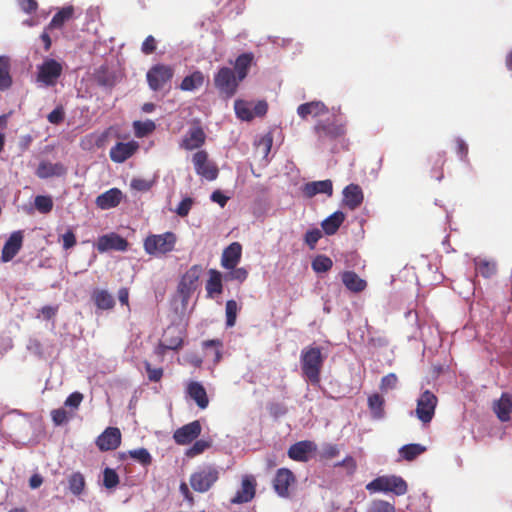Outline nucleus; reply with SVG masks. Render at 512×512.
I'll return each instance as SVG.
<instances>
[{"label":"nucleus","mask_w":512,"mask_h":512,"mask_svg":"<svg viewBox=\"0 0 512 512\" xmlns=\"http://www.w3.org/2000/svg\"><path fill=\"white\" fill-rule=\"evenodd\" d=\"M203 272L201 265H193L182 276L178 285V293L182 297L183 302H187L190 296L196 291L199 286V279Z\"/></svg>","instance_id":"9d476101"},{"label":"nucleus","mask_w":512,"mask_h":512,"mask_svg":"<svg viewBox=\"0 0 512 512\" xmlns=\"http://www.w3.org/2000/svg\"><path fill=\"white\" fill-rule=\"evenodd\" d=\"M176 240L172 232L149 235L144 241V249L149 255H163L174 249Z\"/></svg>","instance_id":"39448f33"},{"label":"nucleus","mask_w":512,"mask_h":512,"mask_svg":"<svg viewBox=\"0 0 512 512\" xmlns=\"http://www.w3.org/2000/svg\"><path fill=\"white\" fill-rule=\"evenodd\" d=\"M19 6L26 13L35 12L38 8L35 0H19Z\"/></svg>","instance_id":"774afa93"},{"label":"nucleus","mask_w":512,"mask_h":512,"mask_svg":"<svg viewBox=\"0 0 512 512\" xmlns=\"http://www.w3.org/2000/svg\"><path fill=\"white\" fill-rule=\"evenodd\" d=\"M322 237V231L318 228H314L312 230L307 231L305 234V243L309 246L311 250H313Z\"/></svg>","instance_id":"4d7b16f0"},{"label":"nucleus","mask_w":512,"mask_h":512,"mask_svg":"<svg viewBox=\"0 0 512 512\" xmlns=\"http://www.w3.org/2000/svg\"><path fill=\"white\" fill-rule=\"evenodd\" d=\"M474 264L476 272L484 278H490L497 272V264L494 261L476 258Z\"/></svg>","instance_id":"f704fd0d"},{"label":"nucleus","mask_w":512,"mask_h":512,"mask_svg":"<svg viewBox=\"0 0 512 512\" xmlns=\"http://www.w3.org/2000/svg\"><path fill=\"white\" fill-rule=\"evenodd\" d=\"M52 421L56 426L63 425L69 421L70 416L64 408H58L51 411Z\"/></svg>","instance_id":"5fc2aeb1"},{"label":"nucleus","mask_w":512,"mask_h":512,"mask_svg":"<svg viewBox=\"0 0 512 512\" xmlns=\"http://www.w3.org/2000/svg\"><path fill=\"white\" fill-rule=\"evenodd\" d=\"M368 512H396L393 504L384 500H374Z\"/></svg>","instance_id":"864d4df0"},{"label":"nucleus","mask_w":512,"mask_h":512,"mask_svg":"<svg viewBox=\"0 0 512 512\" xmlns=\"http://www.w3.org/2000/svg\"><path fill=\"white\" fill-rule=\"evenodd\" d=\"M257 482L253 475H244L241 481V487L231 498L232 504H243L253 500L256 495Z\"/></svg>","instance_id":"dca6fc26"},{"label":"nucleus","mask_w":512,"mask_h":512,"mask_svg":"<svg viewBox=\"0 0 512 512\" xmlns=\"http://www.w3.org/2000/svg\"><path fill=\"white\" fill-rule=\"evenodd\" d=\"M92 299L98 309L109 310L115 305L113 296L103 289H96L93 291Z\"/></svg>","instance_id":"7c9ffc66"},{"label":"nucleus","mask_w":512,"mask_h":512,"mask_svg":"<svg viewBox=\"0 0 512 512\" xmlns=\"http://www.w3.org/2000/svg\"><path fill=\"white\" fill-rule=\"evenodd\" d=\"M426 450H427V448L425 446L418 444V443H412V444H407V445L402 446L399 449V455L401 456V458L403 460L410 462V461L415 460L418 456L423 454Z\"/></svg>","instance_id":"72a5a7b5"},{"label":"nucleus","mask_w":512,"mask_h":512,"mask_svg":"<svg viewBox=\"0 0 512 512\" xmlns=\"http://www.w3.org/2000/svg\"><path fill=\"white\" fill-rule=\"evenodd\" d=\"M345 221V214L342 211H336L324 219L320 224H342Z\"/></svg>","instance_id":"69168bd1"},{"label":"nucleus","mask_w":512,"mask_h":512,"mask_svg":"<svg viewBox=\"0 0 512 512\" xmlns=\"http://www.w3.org/2000/svg\"><path fill=\"white\" fill-rule=\"evenodd\" d=\"M248 277V271L241 267V268H231V269H226V282L227 281H232V280H236L240 283H242L243 281H245Z\"/></svg>","instance_id":"de8ad7c7"},{"label":"nucleus","mask_w":512,"mask_h":512,"mask_svg":"<svg viewBox=\"0 0 512 512\" xmlns=\"http://www.w3.org/2000/svg\"><path fill=\"white\" fill-rule=\"evenodd\" d=\"M123 194L118 188H111L96 198V205L101 209L116 207L122 200Z\"/></svg>","instance_id":"cd10ccee"},{"label":"nucleus","mask_w":512,"mask_h":512,"mask_svg":"<svg viewBox=\"0 0 512 512\" xmlns=\"http://www.w3.org/2000/svg\"><path fill=\"white\" fill-rule=\"evenodd\" d=\"M221 345V342L219 340H208L203 343V346L206 350V356H213L214 360L219 362L221 358V354L218 350V346Z\"/></svg>","instance_id":"603ef678"},{"label":"nucleus","mask_w":512,"mask_h":512,"mask_svg":"<svg viewBox=\"0 0 512 512\" xmlns=\"http://www.w3.org/2000/svg\"><path fill=\"white\" fill-rule=\"evenodd\" d=\"M130 186L134 190L145 192L151 188V183L142 178H133Z\"/></svg>","instance_id":"e2e57ef3"},{"label":"nucleus","mask_w":512,"mask_h":512,"mask_svg":"<svg viewBox=\"0 0 512 512\" xmlns=\"http://www.w3.org/2000/svg\"><path fill=\"white\" fill-rule=\"evenodd\" d=\"M10 58L0 56V90L4 91L11 87L12 77L10 75Z\"/></svg>","instance_id":"2f4dec72"},{"label":"nucleus","mask_w":512,"mask_h":512,"mask_svg":"<svg viewBox=\"0 0 512 512\" xmlns=\"http://www.w3.org/2000/svg\"><path fill=\"white\" fill-rule=\"evenodd\" d=\"M238 309H239L238 304L235 300L226 301V326L227 327H232L235 325Z\"/></svg>","instance_id":"49530a36"},{"label":"nucleus","mask_w":512,"mask_h":512,"mask_svg":"<svg viewBox=\"0 0 512 512\" xmlns=\"http://www.w3.org/2000/svg\"><path fill=\"white\" fill-rule=\"evenodd\" d=\"M296 476L288 468H279L272 480L274 491L279 497L288 498L290 488L296 484Z\"/></svg>","instance_id":"f8f14e48"},{"label":"nucleus","mask_w":512,"mask_h":512,"mask_svg":"<svg viewBox=\"0 0 512 512\" xmlns=\"http://www.w3.org/2000/svg\"><path fill=\"white\" fill-rule=\"evenodd\" d=\"M23 238L21 230L14 231L10 235L1 251L2 262H9L18 254L23 244Z\"/></svg>","instance_id":"412c9836"},{"label":"nucleus","mask_w":512,"mask_h":512,"mask_svg":"<svg viewBox=\"0 0 512 512\" xmlns=\"http://www.w3.org/2000/svg\"><path fill=\"white\" fill-rule=\"evenodd\" d=\"M83 400V395L80 392H73L65 400V406L77 409Z\"/></svg>","instance_id":"0e129e2a"},{"label":"nucleus","mask_w":512,"mask_h":512,"mask_svg":"<svg viewBox=\"0 0 512 512\" xmlns=\"http://www.w3.org/2000/svg\"><path fill=\"white\" fill-rule=\"evenodd\" d=\"M384 398L378 393H374L368 397V408L370 409L372 416L376 419H380L384 416Z\"/></svg>","instance_id":"ea45409f"},{"label":"nucleus","mask_w":512,"mask_h":512,"mask_svg":"<svg viewBox=\"0 0 512 512\" xmlns=\"http://www.w3.org/2000/svg\"><path fill=\"white\" fill-rule=\"evenodd\" d=\"M73 14L74 8L72 6L63 7L53 16L48 27L50 29L61 28L68 20L73 17Z\"/></svg>","instance_id":"4c0bfd02"},{"label":"nucleus","mask_w":512,"mask_h":512,"mask_svg":"<svg viewBox=\"0 0 512 512\" xmlns=\"http://www.w3.org/2000/svg\"><path fill=\"white\" fill-rule=\"evenodd\" d=\"M219 473L212 466L199 468L190 477V485L197 492H206L218 480Z\"/></svg>","instance_id":"6e6552de"},{"label":"nucleus","mask_w":512,"mask_h":512,"mask_svg":"<svg viewBox=\"0 0 512 512\" xmlns=\"http://www.w3.org/2000/svg\"><path fill=\"white\" fill-rule=\"evenodd\" d=\"M325 356L322 349L315 345H309L302 349L300 354L301 371L312 385L320 383V374L324 365Z\"/></svg>","instance_id":"f257e3e1"},{"label":"nucleus","mask_w":512,"mask_h":512,"mask_svg":"<svg viewBox=\"0 0 512 512\" xmlns=\"http://www.w3.org/2000/svg\"><path fill=\"white\" fill-rule=\"evenodd\" d=\"M64 118H65V112H64V108L62 106L56 107L47 116L48 121L54 125H58V124L62 123L64 121Z\"/></svg>","instance_id":"13d9d810"},{"label":"nucleus","mask_w":512,"mask_h":512,"mask_svg":"<svg viewBox=\"0 0 512 512\" xmlns=\"http://www.w3.org/2000/svg\"><path fill=\"white\" fill-rule=\"evenodd\" d=\"M303 194L312 198L317 194H326L331 196L333 193V184L331 180L312 181L306 183L302 188Z\"/></svg>","instance_id":"b1692460"},{"label":"nucleus","mask_w":512,"mask_h":512,"mask_svg":"<svg viewBox=\"0 0 512 512\" xmlns=\"http://www.w3.org/2000/svg\"><path fill=\"white\" fill-rule=\"evenodd\" d=\"M335 467H345L348 470L349 474H354L357 468V464L355 459L352 456H346L342 461L337 462Z\"/></svg>","instance_id":"680f3d73"},{"label":"nucleus","mask_w":512,"mask_h":512,"mask_svg":"<svg viewBox=\"0 0 512 512\" xmlns=\"http://www.w3.org/2000/svg\"><path fill=\"white\" fill-rule=\"evenodd\" d=\"M142 52L144 54H152L156 50V41L153 36L149 35L142 43Z\"/></svg>","instance_id":"338daca9"},{"label":"nucleus","mask_w":512,"mask_h":512,"mask_svg":"<svg viewBox=\"0 0 512 512\" xmlns=\"http://www.w3.org/2000/svg\"><path fill=\"white\" fill-rule=\"evenodd\" d=\"M311 265H312V269L316 273H324V272H328L332 268L333 262L326 255H318L313 259Z\"/></svg>","instance_id":"37998d69"},{"label":"nucleus","mask_w":512,"mask_h":512,"mask_svg":"<svg viewBox=\"0 0 512 512\" xmlns=\"http://www.w3.org/2000/svg\"><path fill=\"white\" fill-rule=\"evenodd\" d=\"M370 492H392L397 496L406 494L408 486L406 481L396 475L379 476L366 485Z\"/></svg>","instance_id":"7ed1b4c3"},{"label":"nucleus","mask_w":512,"mask_h":512,"mask_svg":"<svg viewBox=\"0 0 512 512\" xmlns=\"http://www.w3.org/2000/svg\"><path fill=\"white\" fill-rule=\"evenodd\" d=\"M133 129L136 137L143 138L154 132L156 125L152 120L134 121Z\"/></svg>","instance_id":"79ce46f5"},{"label":"nucleus","mask_w":512,"mask_h":512,"mask_svg":"<svg viewBox=\"0 0 512 512\" xmlns=\"http://www.w3.org/2000/svg\"><path fill=\"white\" fill-rule=\"evenodd\" d=\"M34 204L35 208L41 213H48L53 208V201L50 196H36Z\"/></svg>","instance_id":"09e8293b"},{"label":"nucleus","mask_w":512,"mask_h":512,"mask_svg":"<svg viewBox=\"0 0 512 512\" xmlns=\"http://www.w3.org/2000/svg\"><path fill=\"white\" fill-rule=\"evenodd\" d=\"M201 430L200 422L195 420L178 428L173 434V439L179 445H186L194 441L201 434Z\"/></svg>","instance_id":"a211bd4d"},{"label":"nucleus","mask_w":512,"mask_h":512,"mask_svg":"<svg viewBox=\"0 0 512 512\" xmlns=\"http://www.w3.org/2000/svg\"><path fill=\"white\" fill-rule=\"evenodd\" d=\"M192 162L195 172L208 181H213L218 177L219 169L216 164L209 159L208 153L204 150L193 154Z\"/></svg>","instance_id":"9b49d317"},{"label":"nucleus","mask_w":512,"mask_h":512,"mask_svg":"<svg viewBox=\"0 0 512 512\" xmlns=\"http://www.w3.org/2000/svg\"><path fill=\"white\" fill-rule=\"evenodd\" d=\"M272 143L273 137L271 133H266L265 135L261 136L255 142L256 154L259 155L261 158L266 159L271 151Z\"/></svg>","instance_id":"a19ab883"},{"label":"nucleus","mask_w":512,"mask_h":512,"mask_svg":"<svg viewBox=\"0 0 512 512\" xmlns=\"http://www.w3.org/2000/svg\"><path fill=\"white\" fill-rule=\"evenodd\" d=\"M455 150L461 160H463V161L467 160L468 145L466 144V142L463 139L457 138L455 140Z\"/></svg>","instance_id":"052dcab7"},{"label":"nucleus","mask_w":512,"mask_h":512,"mask_svg":"<svg viewBox=\"0 0 512 512\" xmlns=\"http://www.w3.org/2000/svg\"><path fill=\"white\" fill-rule=\"evenodd\" d=\"M327 113L328 108L321 101L303 103L297 108V114L304 120L307 119L308 116L318 117Z\"/></svg>","instance_id":"a878e982"},{"label":"nucleus","mask_w":512,"mask_h":512,"mask_svg":"<svg viewBox=\"0 0 512 512\" xmlns=\"http://www.w3.org/2000/svg\"><path fill=\"white\" fill-rule=\"evenodd\" d=\"M210 447V443L206 440L200 439L197 440L189 449L186 451V456L193 458L201 453H203L206 449Z\"/></svg>","instance_id":"8fccbe9b"},{"label":"nucleus","mask_w":512,"mask_h":512,"mask_svg":"<svg viewBox=\"0 0 512 512\" xmlns=\"http://www.w3.org/2000/svg\"><path fill=\"white\" fill-rule=\"evenodd\" d=\"M120 480L116 471L112 468H105L103 471V485L107 489H113L118 486Z\"/></svg>","instance_id":"a18cd8bd"},{"label":"nucleus","mask_w":512,"mask_h":512,"mask_svg":"<svg viewBox=\"0 0 512 512\" xmlns=\"http://www.w3.org/2000/svg\"><path fill=\"white\" fill-rule=\"evenodd\" d=\"M121 444V432L117 427L106 428L96 439L100 451L117 449Z\"/></svg>","instance_id":"f3484780"},{"label":"nucleus","mask_w":512,"mask_h":512,"mask_svg":"<svg viewBox=\"0 0 512 512\" xmlns=\"http://www.w3.org/2000/svg\"><path fill=\"white\" fill-rule=\"evenodd\" d=\"M204 83V75L200 71H194L192 74L183 78L179 88L182 91H193L200 88Z\"/></svg>","instance_id":"473e14b6"},{"label":"nucleus","mask_w":512,"mask_h":512,"mask_svg":"<svg viewBox=\"0 0 512 512\" xmlns=\"http://www.w3.org/2000/svg\"><path fill=\"white\" fill-rule=\"evenodd\" d=\"M60 239L65 250L76 245V236L72 230H67L65 233L60 234Z\"/></svg>","instance_id":"bf43d9fd"},{"label":"nucleus","mask_w":512,"mask_h":512,"mask_svg":"<svg viewBox=\"0 0 512 512\" xmlns=\"http://www.w3.org/2000/svg\"><path fill=\"white\" fill-rule=\"evenodd\" d=\"M144 367L148 376V379L151 382H159L163 377V369L162 368H154L152 365L148 362H144Z\"/></svg>","instance_id":"6e6d98bb"},{"label":"nucleus","mask_w":512,"mask_h":512,"mask_svg":"<svg viewBox=\"0 0 512 512\" xmlns=\"http://www.w3.org/2000/svg\"><path fill=\"white\" fill-rule=\"evenodd\" d=\"M86 488V480L81 472H73L68 477V489L74 496H80Z\"/></svg>","instance_id":"e433bc0d"},{"label":"nucleus","mask_w":512,"mask_h":512,"mask_svg":"<svg viewBox=\"0 0 512 512\" xmlns=\"http://www.w3.org/2000/svg\"><path fill=\"white\" fill-rule=\"evenodd\" d=\"M185 328L180 323H172L163 332L161 342L167 345L170 350L177 351L183 346Z\"/></svg>","instance_id":"4468645a"},{"label":"nucleus","mask_w":512,"mask_h":512,"mask_svg":"<svg viewBox=\"0 0 512 512\" xmlns=\"http://www.w3.org/2000/svg\"><path fill=\"white\" fill-rule=\"evenodd\" d=\"M63 73V65L55 59H45L37 66L36 82L44 87H53Z\"/></svg>","instance_id":"20e7f679"},{"label":"nucleus","mask_w":512,"mask_h":512,"mask_svg":"<svg viewBox=\"0 0 512 512\" xmlns=\"http://www.w3.org/2000/svg\"><path fill=\"white\" fill-rule=\"evenodd\" d=\"M139 149L136 141L117 142L109 152L110 159L115 163H123Z\"/></svg>","instance_id":"aec40b11"},{"label":"nucleus","mask_w":512,"mask_h":512,"mask_svg":"<svg viewBox=\"0 0 512 512\" xmlns=\"http://www.w3.org/2000/svg\"><path fill=\"white\" fill-rule=\"evenodd\" d=\"M234 110L236 116L243 121H251L255 117H263L268 111V104L265 100L256 103L238 99L235 101Z\"/></svg>","instance_id":"423d86ee"},{"label":"nucleus","mask_w":512,"mask_h":512,"mask_svg":"<svg viewBox=\"0 0 512 512\" xmlns=\"http://www.w3.org/2000/svg\"><path fill=\"white\" fill-rule=\"evenodd\" d=\"M314 132L320 141H325L335 140L342 137L345 134L346 129L343 124L337 123L336 121L326 120L319 121L314 126Z\"/></svg>","instance_id":"ddd939ff"},{"label":"nucleus","mask_w":512,"mask_h":512,"mask_svg":"<svg viewBox=\"0 0 512 512\" xmlns=\"http://www.w3.org/2000/svg\"><path fill=\"white\" fill-rule=\"evenodd\" d=\"M253 60V53H243L236 58L233 69L226 68V97L234 95L239 83L246 78Z\"/></svg>","instance_id":"f03ea898"},{"label":"nucleus","mask_w":512,"mask_h":512,"mask_svg":"<svg viewBox=\"0 0 512 512\" xmlns=\"http://www.w3.org/2000/svg\"><path fill=\"white\" fill-rule=\"evenodd\" d=\"M342 282L348 290L359 293L365 290L367 283L353 271H345L342 274Z\"/></svg>","instance_id":"c756f323"},{"label":"nucleus","mask_w":512,"mask_h":512,"mask_svg":"<svg viewBox=\"0 0 512 512\" xmlns=\"http://www.w3.org/2000/svg\"><path fill=\"white\" fill-rule=\"evenodd\" d=\"M186 394L200 409H206L209 404V399L204 386L197 381H190L186 387Z\"/></svg>","instance_id":"5701e85b"},{"label":"nucleus","mask_w":512,"mask_h":512,"mask_svg":"<svg viewBox=\"0 0 512 512\" xmlns=\"http://www.w3.org/2000/svg\"><path fill=\"white\" fill-rule=\"evenodd\" d=\"M398 383V377L395 373H389L382 377L380 382V390L382 392H387L388 390L395 389Z\"/></svg>","instance_id":"3c124183"},{"label":"nucleus","mask_w":512,"mask_h":512,"mask_svg":"<svg viewBox=\"0 0 512 512\" xmlns=\"http://www.w3.org/2000/svg\"><path fill=\"white\" fill-rule=\"evenodd\" d=\"M242 256V246L238 242H233L226 247V269L237 266Z\"/></svg>","instance_id":"c9c22d12"},{"label":"nucleus","mask_w":512,"mask_h":512,"mask_svg":"<svg viewBox=\"0 0 512 512\" xmlns=\"http://www.w3.org/2000/svg\"><path fill=\"white\" fill-rule=\"evenodd\" d=\"M210 277L206 283V290L209 297H214L222 292V280L220 272L211 269L209 271Z\"/></svg>","instance_id":"58836bf2"},{"label":"nucleus","mask_w":512,"mask_h":512,"mask_svg":"<svg viewBox=\"0 0 512 512\" xmlns=\"http://www.w3.org/2000/svg\"><path fill=\"white\" fill-rule=\"evenodd\" d=\"M95 247L99 253H104L110 250L126 251L128 248V241L116 233H109L98 237Z\"/></svg>","instance_id":"2eb2a0df"},{"label":"nucleus","mask_w":512,"mask_h":512,"mask_svg":"<svg viewBox=\"0 0 512 512\" xmlns=\"http://www.w3.org/2000/svg\"><path fill=\"white\" fill-rule=\"evenodd\" d=\"M493 409L500 421H509L512 413V396L502 393L500 399L494 402Z\"/></svg>","instance_id":"bb28decb"},{"label":"nucleus","mask_w":512,"mask_h":512,"mask_svg":"<svg viewBox=\"0 0 512 512\" xmlns=\"http://www.w3.org/2000/svg\"><path fill=\"white\" fill-rule=\"evenodd\" d=\"M66 174V168L61 163H51L41 161L36 170V175L41 179H47L54 176H63Z\"/></svg>","instance_id":"c85d7f7f"},{"label":"nucleus","mask_w":512,"mask_h":512,"mask_svg":"<svg viewBox=\"0 0 512 512\" xmlns=\"http://www.w3.org/2000/svg\"><path fill=\"white\" fill-rule=\"evenodd\" d=\"M437 404V396L430 390H424L417 399L416 417L423 424H429L435 415Z\"/></svg>","instance_id":"0eeeda50"},{"label":"nucleus","mask_w":512,"mask_h":512,"mask_svg":"<svg viewBox=\"0 0 512 512\" xmlns=\"http://www.w3.org/2000/svg\"><path fill=\"white\" fill-rule=\"evenodd\" d=\"M174 76V69L170 65L156 64L146 75L148 85L153 91L161 90Z\"/></svg>","instance_id":"1a4fd4ad"},{"label":"nucleus","mask_w":512,"mask_h":512,"mask_svg":"<svg viewBox=\"0 0 512 512\" xmlns=\"http://www.w3.org/2000/svg\"><path fill=\"white\" fill-rule=\"evenodd\" d=\"M206 140V134L200 126L191 127L180 142V148L191 151L200 148Z\"/></svg>","instance_id":"4be33fe9"},{"label":"nucleus","mask_w":512,"mask_h":512,"mask_svg":"<svg viewBox=\"0 0 512 512\" xmlns=\"http://www.w3.org/2000/svg\"><path fill=\"white\" fill-rule=\"evenodd\" d=\"M363 199V191L358 184L351 183L343 189V202L351 210L358 207Z\"/></svg>","instance_id":"393cba45"},{"label":"nucleus","mask_w":512,"mask_h":512,"mask_svg":"<svg viewBox=\"0 0 512 512\" xmlns=\"http://www.w3.org/2000/svg\"><path fill=\"white\" fill-rule=\"evenodd\" d=\"M128 454L143 466H149L152 463V456L146 448L130 450Z\"/></svg>","instance_id":"c03bdc74"},{"label":"nucleus","mask_w":512,"mask_h":512,"mask_svg":"<svg viewBox=\"0 0 512 512\" xmlns=\"http://www.w3.org/2000/svg\"><path fill=\"white\" fill-rule=\"evenodd\" d=\"M317 445L310 440H303L294 443L288 449V457L294 461L307 462L311 453L316 452Z\"/></svg>","instance_id":"6ab92c4d"}]
</instances>
